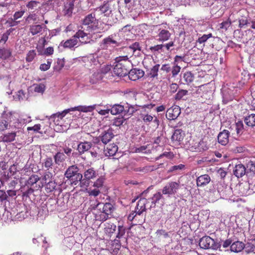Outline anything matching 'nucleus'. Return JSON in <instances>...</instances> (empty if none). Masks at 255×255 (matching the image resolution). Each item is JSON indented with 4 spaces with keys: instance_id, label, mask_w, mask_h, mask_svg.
Listing matches in <instances>:
<instances>
[{
    "instance_id": "f257e3e1",
    "label": "nucleus",
    "mask_w": 255,
    "mask_h": 255,
    "mask_svg": "<svg viewBox=\"0 0 255 255\" xmlns=\"http://www.w3.org/2000/svg\"><path fill=\"white\" fill-rule=\"evenodd\" d=\"M107 25L99 22L96 18V14L92 13L86 15L82 20L81 28L89 33L104 32L107 30Z\"/></svg>"
},
{
    "instance_id": "f03ea898",
    "label": "nucleus",
    "mask_w": 255,
    "mask_h": 255,
    "mask_svg": "<svg viewBox=\"0 0 255 255\" xmlns=\"http://www.w3.org/2000/svg\"><path fill=\"white\" fill-rule=\"evenodd\" d=\"M115 60L116 64L113 69L114 74L120 77H124L128 75L132 65L128 55L118 57Z\"/></svg>"
},
{
    "instance_id": "7ed1b4c3",
    "label": "nucleus",
    "mask_w": 255,
    "mask_h": 255,
    "mask_svg": "<svg viewBox=\"0 0 255 255\" xmlns=\"http://www.w3.org/2000/svg\"><path fill=\"white\" fill-rule=\"evenodd\" d=\"M147 200L144 198H140L137 202L134 211H132L128 216V219L130 221H135L136 224L140 225L144 221V217L142 214L146 211V204Z\"/></svg>"
},
{
    "instance_id": "20e7f679",
    "label": "nucleus",
    "mask_w": 255,
    "mask_h": 255,
    "mask_svg": "<svg viewBox=\"0 0 255 255\" xmlns=\"http://www.w3.org/2000/svg\"><path fill=\"white\" fill-rule=\"evenodd\" d=\"M79 169L76 165L70 166L66 170L64 175L70 180L71 185L76 186L80 185L79 183L83 178V175L79 172Z\"/></svg>"
},
{
    "instance_id": "39448f33",
    "label": "nucleus",
    "mask_w": 255,
    "mask_h": 255,
    "mask_svg": "<svg viewBox=\"0 0 255 255\" xmlns=\"http://www.w3.org/2000/svg\"><path fill=\"white\" fill-rule=\"evenodd\" d=\"M199 245L200 247L204 249H218L221 251V246L216 244L214 239L209 236H204L202 237L199 241Z\"/></svg>"
},
{
    "instance_id": "423d86ee",
    "label": "nucleus",
    "mask_w": 255,
    "mask_h": 255,
    "mask_svg": "<svg viewBox=\"0 0 255 255\" xmlns=\"http://www.w3.org/2000/svg\"><path fill=\"white\" fill-rule=\"evenodd\" d=\"M98 174L93 167L88 168L85 169L84 172L83 179L82 178L79 184L80 187L88 186L89 184V180L90 179L96 178Z\"/></svg>"
},
{
    "instance_id": "0eeeda50",
    "label": "nucleus",
    "mask_w": 255,
    "mask_h": 255,
    "mask_svg": "<svg viewBox=\"0 0 255 255\" xmlns=\"http://www.w3.org/2000/svg\"><path fill=\"white\" fill-rule=\"evenodd\" d=\"M179 188V183L174 181L169 182L163 188L162 193L170 196L176 193Z\"/></svg>"
},
{
    "instance_id": "6e6552de",
    "label": "nucleus",
    "mask_w": 255,
    "mask_h": 255,
    "mask_svg": "<svg viewBox=\"0 0 255 255\" xmlns=\"http://www.w3.org/2000/svg\"><path fill=\"white\" fill-rule=\"evenodd\" d=\"M11 121V115L3 112L0 117V131L8 129Z\"/></svg>"
},
{
    "instance_id": "1a4fd4ad",
    "label": "nucleus",
    "mask_w": 255,
    "mask_h": 255,
    "mask_svg": "<svg viewBox=\"0 0 255 255\" xmlns=\"http://www.w3.org/2000/svg\"><path fill=\"white\" fill-rule=\"evenodd\" d=\"M90 34L86 32L85 30L81 28L76 32L73 37L77 39H79L81 44H86L90 42V37L88 36V34Z\"/></svg>"
},
{
    "instance_id": "9d476101",
    "label": "nucleus",
    "mask_w": 255,
    "mask_h": 255,
    "mask_svg": "<svg viewBox=\"0 0 255 255\" xmlns=\"http://www.w3.org/2000/svg\"><path fill=\"white\" fill-rule=\"evenodd\" d=\"M180 113V107L178 106H174L167 110L166 117L169 120H174L178 118Z\"/></svg>"
},
{
    "instance_id": "9b49d317",
    "label": "nucleus",
    "mask_w": 255,
    "mask_h": 255,
    "mask_svg": "<svg viewBox=\"0 0 255 255\" xmlns=\"http://www.w3.org/2000/svg\"><path fill=\"white\" fill-rule=\"evenodd\" d=\"M96 208H98L102 213L107 215H111L114 212L115 208L114 206L110 203H106L105 204L98 202Z\"/></svg>"
},
{
    "instance_id": "f8f14e48",
    "label": "nucleus",
    "mask_w": 255,
    "mask_h": 255,
    "mask_svg": "<svg viewBox=\"0 0 255 255\" xmlns=\"http://www.w3.org/2000/svg\"><path fill=\"white\" fill-rule=\"evenodd\" d=\"M47 27L44 25L33 24L29 27V32L32 36L36 35H40L42 32L47 31Z\"/></svg>"
},
{
    "instance_id": "ddd939ff",
    "label": "nucleus",
    "mask_w": 255,
    "mask_h": 255,
    "mask_svg": "<svg viewBox=\"0 0 255 255\" xmlns=\"http://www.w3.org/2000/svg\"><path fill=\"white\" fill-rule=\"evenodd\" d=\"M69 111V109H68L63 111L61 113L54 114L50 117L49 120L53 121L56 125L61 126L63 118Z\"/></svg>"
},
{
    "instance_id": "4468645a",
    "label": "nucleus",
    "mask_w": 255,
    "mask_h": 255,
    "mask_svg": "<svg viewBox=\"0 0 255 255\" xmlns=\"http://www.w3.org/2000/svg\"><path fill=\"white\" fill-rule=\"evenodd\" d=\"M229 129L232 135H240L244 131V124L242 121H239L235 124L231 126Z\"/></svg>"
},
{
    "instance_id": "2eb2a0df",
    "label": "nucleus",
    "mask_w": 255,
    "mask_h": 255,
    "mask_svg": "<svg viewBox=\"0 0 255 255\" xmlns=\"http://www.w3.org/2000/svg\"><path fill=\"white\" fill-rule=\"evenodd\" d=\"M128 74L130 80L136 81L142 78L144 75V72L141 69L133 68L129 69Z\"/></svg>"
},
{
    "instance_id": "dca6fc26",
    "label": "nucleus",
    "mask_w": 255,
    "mask_h": 255,
    "mask_svg": "<svg viewBox=\"0 0 255 255\" xmlns=\"http://www.w3.org/2000/svg\"><path fill=\"white\" fill-rule=\"evenodd\" d=\"M231 131L224 129L219 132L218 135V141L219 143L223 145H227L229 142V137Z\"/></svg>"
},
{
    "instance_id": "f3484780",
    "label": "nucleus",
    "mask_w": 255,
    "mask_h": 255,
    "mask_svg": "<svg viewBox=\"0 0 255 255\" xmlns=\"http://www.w3.org/2000/svg\"><path fill=\"white\" fill-rule=\"evenodd\" d=\"M92 146L91 142L84 140L79 143L77 146V150L79 155L84 154L88 151Z\"/></svg>"
},
{
    "instance_id": "a211bd4d",
    "label": "nucleus",
    "mask_w": 255,
    "mask_h": 255,
    "mask_svg": "<svg viewBox=\"0 0 255 255\" xmlns=\"http://www.w3.org/2000/svg\"><path fill=\"white\" fill-rule=\"evenodd\" d=\"M104 48H108L109 46L116 47L120 45V43L114 38L113 35H111L105 38L102 42Z\"/></svg>"
},
{
    "instance_id": "6ab92c4d",
    "label": "nucleus",
    "mask_w": 255,
    "mask_h": 255,
    "mask_svg": "<svg viewBox=\"0 0 255 255\" xmlns=\"http://www.w3.org/2000/svg\"><path fill=\"white\" fill-rule=\"evenodd\" d=\"M184 136L185 133L182 129H177L174 130L171 137V140L173 142L179 144L183 140Z\"/></svg>"
},
{
    "instance_id": "aec40b11",
    "label": "nucleus",
    "mask_w": 255,
    "mask_h": 255,
    "mask_svg": "<svg viewBox=\"0 0 255 255\" xmlns=\"http://www.w3.org/2000/svg\"><path fill=\"white\" fill-rule=\"evenodd\" d=\"M171 34L166 29H159V32L157 34V41L159 42L163 43L168 40Z\"/></svg>"
},
{
    "instance_id": "412c9836",
    "label": "nucleus",
    "mask_w": 255,
    "mask_h": 255,
    "mask_svg": "<svg viewBox=\"0 0 255 255\" xmlns=\"http://www.w3.org/2000/svg\"><path fill=\"white\" fill-rule=\"evenodd\" d=\"M114 136L113 133V130L111 128H109L107 130L104 131L100 137L101 138V141L104 144L108 143Z\"/></svg>"
},
{
    "instance_id": "4be33fe9",
    "label": "nucleus",
    "mask_w": 255,
    "mask_h": 255,
    "mask_svg": "<svg viewBox=\"0 0 255 255\" xmlns=\"http://www.w3.org/2000/svg\"><path fill=\"white\" fill-rule=\"evenodd\" d=\"M74 7V0H68L64 5L63 12L65 15L70 17L72 15Z\"/></svg>"
},
{
    "instance_id": "5701e85b",
    "label": "nucleus",
    "mask_w": 255,
    "mask_h": 255,
    "mask_svg": "<svg viewBox=\"0 0 255 255\" xmlns=\"http://www.w3.org/2000/svg\"><path fill=\"white\" fill-rule=\"evenodd\" d=\"M96 105H94L92 106H79L77 107H75L74 108H71L69 109L70 111H78L79 112H82L85 113L87 112H92L96 109Z\"/></svg>"
},
{
    "instance_id": "b1692460",
    "label": "nucleus",
    "mask_w": 255,
    "mask_h": 255,
    "mask_svg": "<svg viewBox=\"0 0 255 255\" xmlns=\"http://www.w3.org/2000/svg\"><path fill=\"white\" fill-rule=\"evenodd\" d=\"M211 181V178L208 174H204L199 176L196 179L197 186H204Z\"/></svg>"
},
{
    "instance_id": "393cba45",
    "label": "nucleus",
    "mask_w": 255,
    "mask_h": 255,
    "mask_svg": "<svg viewBox=\"0 0 255 255\" xmlns=\"http://www.w3.org/2000/svg\"><path fill=\"white\" fill-rule=\"evenodd\" d=\"M118 149V146L116 144H109L104 150L105 154L106 156H114L117 152Z\"/></svg>"
},
{
    "instance_id": "a878e982",
    "label": "nucleus",
    "mask_w": 255,
    "mask_h": 255,
    "mask_svg": "<svg viewBox=\"0 0 255 255\" xmlns=\"http://www.w3.org/2000/svg\"><path fill=\"white\" fill-rule=\"evenodd\" d=\"M246 172V169L242 164H237L235 166L234 173L238 178L242 177Z\"/></svg>"
},
{
    "instance_id": "bb28decb",
    "label": "nucleus",
    "mask_w": 255,
    "mask_h": 255,
    "mask_svg": "<svg viewBox=\"0 0 255 255\" xmlns=\"http://www.w3.org/2000/svg\"><path fill=\"white\" fill-rule=\"evenodd\" d=\"M78 42V40L75 37H72L65 41H62L61 45L65 48L71 49L76 46Z\"/></svg>"
},
{
    "instance_id": "cd10ccee",
    "label": "nucleus",
    "mask_w": 255,
    "mask_h": 255,
    "mask_svg": "<svg viewBox=\"0 0 255 255\" xmlns=\"http://www.w3.org/2000/svg\"><path fill=\"white\" fill-rule=\"evenodd\" d=\"M245 248V244L243 242L236 241L232 243L231 245V252L234 253H239L241 252Z\"/></svg>"
},
{
    "instance_id": "c85d7f7f",
    "label": "nucleus",
    "mask_w": 255,
    "mask_h": 255,
    "mask_svg": "<svg viewBox=\"0 0 255 255\" xmlns=\"http://www.w3.org/2000/svg\"><path fill=\"white\" fill-rule=\"evenodd\" d=\"M125 51L128 52L130 56H131L133 53L136 51H140L141 47L140 46L139 43L137 42H135L130 45L129 46L125 48Z\"/></svg>"
},
{
    "instance_id": "c756f323",
    "label": "nucleus",
    "mask_w": 255,
    "mask_h": 255,
    "mask_svg": "<svg viewBox=\"0 0 255 255\" xmlns=\"http://www.w3.org/2000/svg\"><path fill=\"white\" fill-rule=\"evenodd\" d=\"M103 78L102 73L99 71L94 72L90 78V83L92 84H95L98 83Z\"/></svg>"
},
{
    "instance_id": "7c9ffc66",
    "label": "nucleus",
    "mask_w": 255,
    "mask_h": 255,
    "mask_svg": "<svg viewBox=\"0 0 255 255\" xmlns=\"http://www.w3.org/2000/svg\"><path fill=\"white\" fill-rule=\"evenodd\" d=\"M57 183L54 180H49L45 184V190L47 193H50L56 190Z\"/></svg>"
},
{
    "instance_id": "2f4dec72",
    "label": "nucleus",
    "mask_w": 255,
    "mask_h": 255,
    "mask_svg": "<svg viewBox=\"0 0 255 255\" xmlns=\"http://www.w3.org/2000/svg\"><path fill=\"white\" fill-rule=\"evenodd\" d=\"M54 164L53 158L51 157L47 156L43 160L42 166L46 169V170L52 169Z\"/></svg>"
},
{
    "instance_id": "473e14b6",
    "label": "nucleus",
    "mask_w": 255,
    "mask_h": 255,
    "mask_svg": "<svg viewBox=\"0 0 255 255\" xmlns=\"http://www.w3.org/2000/svg\"><path fill=\"white\" fill-rule=\"evenodd\" d=\"M16 136V132H12L6 133L1 136V140L4 142H10L14 140Z\"/></svg>"
},
{
    "instance_id": "72a5a7b5",
    "label": "nucleus",
    "mask_w": 255,
    "mask_h": 255,
    "mask_svg": "<svg viewBox=\"0 0 255 255\" xmlns=\"http://www.w3.org/2000/svg\"><path fill=\"white\" fill-rule=\"evenodd\" d=\"M67 158L66 156L63 152H58L54 156V162L58 165H60Z\"/></svg>"
},
{
    "instance_id": "f704fd0d",
    "label": "nucleus",
    "mask_w": 255,
    "mask_h": 255,
    "mask_svg": "<svg viewBox=\"0 0 255 255\" xmlns=\"http://www.w3.org/2000/svg\"><path fill=\"white\" fill-rule=\"evenodd\" d=\"M116 225L111 223H106L105 224V232L106 234H108L109 236L111 234L114 233L116 230Z\"/></svg>"
},
{
    "instance_id": "c9c22d12",
    "label": "nucleus",
    "mask_w": 255,
    "mask_h": 255,
    "mask_svg": "<svg viewBox=\"0 0 255 255\" xmlns=\"http://www.w3.org/2000/svg\"><path fill=\"white\" fill-rule=\"evenodd\" d=\"M182 78L184 83L189 84L193 81L194 76L190 71H186L183 74Z\"/></svg>"
},
{
    "instance_id": "e433bc0d",
    "label": "nucleus",
    "mask_w": 255,
    "mask_h": 255,
    "mask_svg": "<svg viewBox=\"0 0 255 255\" xmlns=\"http://www.w3.org/2000/svg\"><path fill=\"white\" fill-rule=\"evenodd\" d=\"M195 151L196 152H202L208 149V146L203 140H200L197 145L194 146Z\"/></svg>"
},
{
    "instance_id": "4c0bfd02",
    "label": "nucleus",
    "mask_w": 255,
    "mask_h": 255,
    "mask_svg": "<svg viewBox=\"0 0 255 255\" xmlns=\"http://www.w3.org/2000/svg\"><path fill=\"white\" fill-rule=\"evenodd\" d=\"M124 110L123 106L120 104H115L110 110L111 114L116 115L121 113Z\"/></svg>"
},
{
    "instance_id": "58836bf2",
    "label": "nucleus",
    "mask_w": 255,
    "mask_h": 255,
    "mask_svg": "<svg viewBox=\"0 0 255 255\" xmlns=\"http://www.w3.org/2000/svg\"><path fill=\"white\" fill-rule=\"evenodd\" d=\"M99 8L101 12L104 13L106 16L109 15L112 12L110 4L108 3H104L100 6Z\"/></svg>"
},
{
    "instance_id": "ea45409f",
    "label": "nucleus",
    "mask_w": 255,
    "mask_h": 255,
    "mask_svg": "<svg viewBox=\"0 0 255 255\" xmlns=\"http://www.w3.org/2000/svg\"><path fill=\"white\" fill-rule=\"evenodd\" d=\"M245 123L249 127H255V114H251L245 118Z\"/></svg>"
},
{
    "instance_id": "a19ab883",
    "label": "nucleus",
    "mask_w": 255,
    "mask_h": 255,
    "mask_svg": "<svg viewBox=\"0 0 255 255\" xmlns=\"http://www.w3.org/2000/svg\"><path fill=\"white\" fill-rule=\"evenodd\" d=\"M99 188H96L92 185L90 186L87 189L88 195L90 196L97 197L101 193Z\"/></svg>"
},
{
    "instance_id": "79ce46f5",
    "label": "nucleus",
    "mask_w": 255,
    "mask_h": 255,
    "mask_svg": "<svg viewBox=\"0 0 255 255\" xmlns=\"http://www.w3.org/2000/svg\"><path fill=\"white\" fill-rule=\"evenodd\" d=\"M156 169V168L152 165L145 166L143 167H135L133 170L136 172H141L143 173H146L148 172L152 171Z\"/></svg>"
},
{
    "instance_id": "37998d69",
    "label": "nucleus",
    "mask_w": 255,
    "mask_h": 255,
    "mask_svg": "<svg viewBox=\"0 0 255 255\" xmlns=\"http://www.w3.org/2000/svg\"><path fill=\"white\" fill-rule=\"evenodd\" d=\"M159 67L160 65L159 64H157L153 66L148 73V76L151 78H157Z\"/></svg>"
},
{
    "instance_id": "c03bdc74",
    "label": "nucleus",
    "mask_w": 255,
    "mask_h": 255,
    "mask_svg": "<svg viewBox=\"0 0 255 255\" xmlns=\"http://www.w3.org/2000/svg\"><path fill=\"white\" fill-rule=\"evenodd\" d=\"M11 51L9 49H0V58L3 59H6L10 57Z\"/></svg>"
},
{
    "instance_id": "a18cd8bd",
    "label": "nucleus",
    "mask_w": 255,
    "mask_h": 255,
    "mask_svg": "<svg viewBox=\"0 0 255 255\" xmlns=\"http://www.w3.org/2000/svg\"><path fill=\"white\" fill-rule=\"evenodd\" d=\"M163 194L160 192H157L154 194L152 197L150 198L151 203L152 204L155 205L156 203H158V201L163 198Z\"/></svg>"
},
{
    "instance_id": "49530a36",
    "label": "nucleus",
    "mask_w": 255,
    "mask_h": 255,
    "mask_svg": "<svg viewBox=\"0 0 255 255\" xmlns=\"http://www.w3.org/2000/svg\"><path fill=\"white\" fill-rule=\"evenodd\" d=\"M40 177L36 174H32L31 175L27 181V184L28 185L32 186L36 183L39 180Z\"/></svg>"
},
{
    "instance_id": "de8ad7c7",
    "label": "nucleus",
    "mask_w": 255,
    "mask_h": 255,
    "mask_svg": "<svg viewBox=\"0 0 255 255\" xmlns=\"http://www.w3.org/2000/svg\"><path fill=\"white\" fill-rule=\"evenodd\" d=\"M36 55V53L35 50H29L26 54L25 58L27 62H32L35 58Z\"/></svg>"
},
{
    "instance_id": "09e8293b",
    "label": "nucleus",
    "mask_w": 255,
    "mask_h": 255,
    "mask_svg": "<svg viewBox=\"0 0 255 255\" xmlns=\"http://www.w3.org/2000/svg\"><path fill=\"white\" fill-rule=\"evenodd\" d=\"M65 61L63 59H58L56 65L54 67V70L59 72L64 66Z\"/></svg>"
},
{
    "instance_id": "8fccbe9b",
    "label": "nucleus",
    "mask_w": 255,
    "mask_h": 255,
    "mask_svg": "<svg viewBox=\"0 0 255 255\" xmlns=\"http://www.w3.org/2000/svg\"><path fill=\"white\" fill-rule=\"evenodd\" d=\"M13 30V29L12 28H10L7 30L2 35L1 39H0V43H5V42L7 41L9 35L10 34V33L12 32Z\"/></svg>"
},
{
    "instance_id": "3c124183",
    "label": "nucleus",
    "mask_w": 255,
    "mask_h": 255,
    "mask_svg": "<svg viewBox=\"0 0 255 255\" xmlns=\"http://www.w3.org/2000/svg\"><path fill=\"white\" fill-rule=\"evenodd\" d=\"M104 178L103 177H100L98 179H97L96 181L94 182L92 185L96 188H99L100 189H101L104 185Z\"/></svg>"
},
{
    "instance_id": "603ef678",
    "label": "nucleus",
    "mask_w": 255,
    "mask_h": 255,
    "mask_svg": "<svg viewBox=\"0 0 255 255\" xmlns=\"http://www.w3.org/2000/svg\"><path fill=\"white\" fill-rule=\"evenodd\" d=\"M163 44H157L153 46H151L149 48L150 50L152 53L155 52H160L163 51Z\"/></svg>"
},
{
    "instance_id": "864d4df0",
    "label": "nucleus",
    "mask_w": 255,
    "mask_h": 255,
    "mask_svg": "<svg viewBox=\"0 0 255 255\" xmlns=\"http://www.w3.org/2000/svg\"><path fill=\"white\" fill-rule=\"evenodd\" d=\"M112 250L114 253H117L121 248V244L119 240H114L112 245Z\"/></svg>"
},
{
    "instance_id": "5fc2aeb1",
    "label": "nucleus",
    "mask_w": 255,
    "mask_h": 255,
    "mask_svg": "<svg viewBox=\"0 0 255 255\" xmlns=\"http://www.w3.org/2000/svg\"><path fill=\"white\" fill-rule=\"evenodd\" d=\"M52 176L51 174L46 173L41 178V185H39V188H41L43 186V184H45L48 182L51 179Z\"/></svg>"
},
{
    "instance_id": "6e6d98bb",
    "label": "nucleus",
    "mask_w": 255,
    "mask_h": 255,
    "mask_svg": "<svg viewBox=\"0 0 255 255\" xmlns=\"http://www.w3.org/2000/svg\"><path fill=\"white\" fill-rule=\"evenodd\" d=\"M212 37L213 35L212 33H209L208 34H204L202 36L198 38L197 42L200 44H202L205 42L209 38Z\"/></svg>"
},
{
    "instance_id": "4d7b16f0",
    "label": "nucleus",
    "mask_w": 255,
    "mask_h": 255,
    "mask_svg": "<svg viewBox=\"0 0 255 255\" xmlns=\"http://www.w3.org/2000/svg\"><path fill=\"white\" fill-rule=\"evenodd\" d=\"M188 93V91L186 90H180L175 95V99L177 100H181L183 97L186 96Z\"/></svg>"
},
{
    "instance_id": "13d9d810",
    "label": "nucleus",
    "mask_w": 255,
    "mask_h": 255,
    "mask_svg": "<svg viewBox=\"0 0 255 255\" xmlns=\"http://www.w3.org/2000/svg\"><path fill=\"white\" fill-rule=\"evenodd\" d=\"M174 66L172 67L171 70V73L172 75V77H174L176 75L178 74L181 70V67L177 65V64H173Z\"/></svg>"
},
{
    "instance_id": "bf43d9fd",
    "label": "nucleus",
    "mask_w": 255,
    "mask_h": 255,
    "mask_svg": "<svg viewBox=\"0 0 255 255\" xmlns=\"http://www.w3.org/2000/svg\"><path fill=\"white\" fill-rule=\"evenodd\" d=\"M125 121V119L123 117L115 118L114 120L113 125L120 127L123 124Z\"/></svg>"
},
{
    "instance_id": "052dcab7",
    "label": "nucleus",
    "mask_w": 255,
    "mask_h": 255,
    "mask_svg": "<svg viewBox=\"0 0 255 255\" xmlns=\"http://www.w3.org/2000/svg\"><path fill=\"white\" fill-rule=\"evenodd\" d=\"M185 168V165L180 164L177 165H174L171 166L168 170V172H172L173 171L183 170Z\"/></svg>"
},
{
    "instance_id": "680f3d73",
    "label": "nucleus",
    "mask_w": 255,
    "mask_h": 255,
    "mask_svg": "<svg viewBox=\"0 0 255 255\" xmlns=\"http://www.w3.org/2000/svg\"><path fill=\"white\" fill-rule=\"evenodd\" d=\"M232 244V240L230 239H227L225 241H223L221 242L220 244H218V245H220L221 247H222L223 248H227L229 247H231V245Z\"/></svg>"
},
{
    "instance_id": "e2e57ef3",
    "label": "nucleus",
    "mask_w": 255,
    "mask_h": 255,
    "mask_svg": "<svg viewBox=\"0 0 255 255\" xmlns=\"http://www.w3.org/2000/svg\"><path fill=\"white\" fill-rule=\"evenodd\" d=\"M111 70V66L109 65H104L100 69L99 72L102 73V75L103 76V75L106 74L109 72Z\"/></svg>"
},
{
    "instance_id": "0e129e2a",
    "label": "nucleus",
    "mask_w": 255,
    "mask_h": 255,
    "mask_svg": "<svg viewBox=\"0 0 255 255\" xmlns=\"http://www.w3.org/2000/svg\"><path fill=\"white\" fill-rule=\"evenodd\" d=\"M34 192V189L31 188H29L25 191H23L22 193V196L23 198H29L30 196Z\"/></svg>"
},
{
    "instance_id": "69168bd1",
    "label": "nucleus",
    "mask_w": 255,
    "mask_h": 255,
    "mask_svg": "<svg viewBox=\"0 0 255 255\" xmlns=\"http://www.w3.org/2000/svg\"><path fill=\"white\" fill-rule=\"evenodd\" d=\"M38 2L35 0H31L27 3L26 4V7L28 9H33L36 8L37 6Z\"/></svg>"
},
{
    "instance_id": "338daca9",
    "label": "nucleus",
    "mask_w": 255,
    "mask_h": 255,
    "mask_svg": "<svg viewBox=\"0 0 255 255\" xmlns=\"http://www.w3.org/2000/svg\"><path fill=\"white\" fill-rule=\"evenodd\" d=\"M51 62L47 61L46 63H43L40 65L39 69L43 71L48 70L51 66Z\"/></svg>"
},
{
    "instance_id": "774afa93",
    "label": "nucleus",
    "mask_w": 255,
    "mask_h": 255,
    "mask_svg": "<svg viewBox=\"0 0 255 255\" xmlns=\"http://www.w3.org/2000/svg\"><path fill=\"white\" fill-rule=\"evenodd\" d=\"M45 86L43 84L36 85L34 88V91L37 93H43L45 90Z\"/></svg>"
}]
</instances>
